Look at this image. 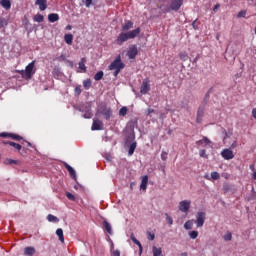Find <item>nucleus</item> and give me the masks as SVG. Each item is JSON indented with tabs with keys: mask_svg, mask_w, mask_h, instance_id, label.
Here are the masks:
<instances>
[{
	"mask_svg": "<svg viewBox=\"0 0 256 256\" xmlns=\"http://www.w3.org/2000/svg\"><path fill=\"white\" fill-rule=\"evenodd\" d=\"M220 5L219 4H216L213 8V11H217V9H219Z\"/></svg>",
	"mask_w": 256,
	"mask_h": 256,
	"instance_id": "nucleus-54",
	"label": "nucleus"
},
{
	"mask_svg": "<svg viewBox=\"0 0 256 256\" xmlns=\"http://www.w3.org/2000/svg\"><path fill=\"white\" fill-rule=\"evenodd\" d=\"M66 197L70 201H75V196L71 192H66Z\"/></svg>",
	"mask_w": 256,
	"mask_h": 256,
	"instance_id": "nucleus-43",
	"label": "nucleus"
},
{
	"mask_svg": "<svg viewBox=\"0 0 256 256\" xmlns=\"http://www.w3.org/2000/svg\"><path fill=\"white\" fill-rule=\"evenodd\" d=\"M10 147H13L16 151H21L23 149V146L21 144L15 143V142H8Z\"/></svg>",
	"mask_w": 256,
	"mask_h": 256,
	"instance_id": "nucleus-28",
	"label": "nucleus"
},
{
	"mask_svg": "<svg viewBox=\"0 0 256 256\" xmlns=\"http://www.w3.org/2000/svg\"><path fill=\"white\" fill-rule=\"evenodd\" d=\"M207 217V214L205 212H197L196 214V227H203L205 225V219Z\"/></svg>",
	"mask_w": 256,
	"mask_h": 256,
	"instance_id": "nucleus-5",
	"label": "nucleus"
},
{
	"mask_svg": "<svg viewBox=\"0 0 256 256\" xmlns=\"http://www.w3.org/2000/svg\"><path fill=\"white\" fill-rule=\"evenodd\" d=\"M4 145H9V141H3Z\"/></svg>",
	"mask_w": 256,
	"mask_h": 256,
	"instance_id": "nucleus-59",
	"label": "nucleus"
},
{
	"mask_svg": "<svg viewBox=\"0 0 256 256\" xmlns=\"http://www.w3.org/2000/svg\"><path fill=\"white\" fill-rule=\"evenodd\" d=\"M84 119H91L93 117V113H91V108H88L83 115Z\"/></svg>",
	"mask_w": 256,
	"mask_h": 256,
	"instance_id": "nucleus-34",
	"label": "nucleus"
},
{
	"mask_svg": "<svg viewBox=\"0 0 256 256\" xmlns=\"http://www.w3.org/2000/svg\"><path fill=\"white\" fill-rule=\"evenodd\" d=\"M48 21H49L50 23H55V22L59 21V14H57V13H51V14H49V15H48Z\"/></svg>",
	"mask_w": 256,
	"mask_h": 256,
	"instance_id": "nucleus-20",
	"label": "nucleus"
},
{
	"mask_svg": "<svg viewBox=\"0 0 256 256\" xmlns=\"http://www.w3.org/2000/svg\"><path fill=\"white\" fill-rule=\"evenodd\" d=\"M252 117H254V119H256V108L252 109Z\"/></svg>",
	"mask_w": 256,
	"mask_h": 256,
	"instance_id": "nucleus-52",
	"label": "nucleus"
},
{
	"mask_svg": "<svg viewBox=\"0 0 256 256\" xmlns=\"http://www.w3.org/2000/svg\"><path fill=\"white\" fill-rule=\"evenodd\" d=\"M20 73L24 79H31L35 75V60L30 62Z\"/></svg>",
	"mask_w": 256,
	"mask_h": 256,
	"instance_id": "nucleus-3",
	"label": "nucleus"
},
{
	"mask_svg": "<svg viewBox=\"0 0 256 256\" xmlns=\"http://www.w3.org/2000/svg\"><path fill=\"white\" fill-rule=\"evenodd\" d=\"M179 58L181 59V61H188L189 60V54H187V52H180L179 53Z\"/></svg>",
	"mask_w": 256,
	"mask_h": 256,
	"instance_id": "nucleus-30",
	"label": "nucleus"
},
{
	"mask_svg": "<svg viewBox=\"0 0 256 256\" xmlns=\"http://www.w3.org/2000/svg\"><path fill=\"white\" fill-rule=\"evenodd\" d=\"M147 237L149 241H155V234L147 232Z\"/></svg>",
	"mask_w": 256,
	"mask_h": 256,
	"instance_id": "nucleus-45",
	"label": "nucleus"
},
{
	"mask_svg": "<svg viewBox=\"0 0 256 256\" xmlns=\"http://www.w3.org/2000/svg\"><path fill=\"white\" fill-rule=\"evenodd\" d=\"M135 149H137V142H132L128 150L129 157L135 153Z\"/></svg>",
	"mask_w": 256,
	"mask_h": 256,
	"instance_id": "nucleus-26",
	"label": "nucleus"
},
{
	"mask_svg": "<svg viewBox=\"0 0 256 256\" xmlns=\"http://www.w3.org/2000/svg\"><path fill=\"white\" fill-rule=\"evenodd\" d=\"M151 91V84H149V79H144L140 87V93L142 95H147Z\"/></svg>",
	"mask_w": 256,
	"mask_h": 256,
	"instance_id": "nucleus-6",
	"label": "nucleus"
},
{
	"mask_svg": "<svg viewBox=\"0 0 256 256\" xmlns=\"http://www.w3.org/2000/svg\"><path fill=\"white\" fill-rule=\"evenodd\" d=\"M81 86H76L75 87V93H76V95H81Z\"/></svg>",
	"mask_w": 256,
	"mask_h": 256,
	"instance_id": "nucleus-48",
	"label": "nucleus"
},
{
	"mask_svg": "<svg viewBox=\"0 0 256 256\" xmlns=\"http://www.w3.org/2000/svg\"><path fill=\"white\" fill-rule=\"evenodd\" d=\"M25 143H27V147H31V142L25 141Z\"/></svg>",
	"mask_w": 256,
	"mask_h": 256,
	"instance_id": "nucleus-58",
	"label": "nucleus"
},
{
	"mask_svg": "<svg viewBox=\"0 0 256 256\" xmlns=\"http://www.w3.org/2000/svg\"><path fill=\"white\" fill-rule=\"evenodd\" d=\"M64 41L67 45H73V34H65Z\"/></svg>",
	"mask_w": 256,
	"mask_h": 256,
	"instance_id": "nucleus-25",
	"label": "nucleus"
},
{
	"mask_svg": "<svg viewBox=\"0 0 256 256\" xmlns=\"http://www.w3.org/2000/svg\"><path fill=\"white\" fill-rule=\"evenodd\" d=\"M83 87L85 89H90L91 88V79H87L83 81Z\"/></svg>",
	"mask_w": 256,
	"mask_h": 256,
	"instance_id": "nucleus-37",
	"label": "nucleus"
},
{
	"mask_svg": "<svg viewBox=\"0 0 256 256\" xmlns=\"http://www.w3.org/2000/svg\"><path fill=\"white\" fill-rule=\"evenodd\" d=\"M103 71H98L95 75H94V79L95 81H101V79H103Z\"/></svg>",
	"mask_w": 256,
	"mask_h": 256,
	"instance_id": "nucleus-33",
	"label": "nucleus"
},
{
	"mask_svg": "<svg viewBox=\"0 0 256 256\" xmlns=\"http://www.w3.org/2000/svg\"><path fill=\"white\" fill-rule=\"evenodd\" d=\"M224 241H231V239H233V234H231V232H227L224 236H223Z\"/></svg>",
	"mask_w": 256,
	"mask_h": 256,
	"instance_id": "nucleus-38",
	"label": "nucleus"
},
{
	"mask_svg": "<svg viewBox=\"0 0 256 256\" xmlns=\"http://www.w3.org/2000/svg\"><path fill=\"white\" fill-rule=\"evenodd\" d=\"M221 177V175H219L218 172H211V179H213L214 181H217V179H219Z\"/></svg>",
	"mask_w": 256,
	"mask_h": 256,
	"instance_id": "nucleus-40",
	"label": "nucleus"
},
{
	"mask_svg": "<svg viewBox=\"0 0 256 256\" xmlns=\"http://www.w3.org/2000/svg\"><path fill=\"white\" fill-rule=\"evenodd\" d=\"M253 179L256 181V172L253 173Z\"/></svg>",
	"mask_w": 256,
	"mask_h": 256,
	"instance_id": "nucleus-60",
	"label": "nucleus"
},
{
	"mask_svg": "<svg viewBox=\"0 0 256 256\" xmlns=\"http://www.w3.org/2000/svg\"><path fill=\"white\" fill-rule=\"evenodd\" d=\"M82 3L85 4V7H91L93 5V0H82Z\"/></svg>",
	"mask_w": 256,
	"mask_h": 256,
	"instance_id": "nucleus-41",
	"label": "nucleus"
},
{
	"mask_svg": "<svg viewBox=\"0 0 256 256\" xmlns=\"http://www.w3.org/2000/svg\"><path fill=\"white\" fill-rule=\"evenodd\" d=\"M130 29H133V21L128 20L122 26V31H127V32H121L118 35L117 39L115 40L116 45H119L121 47V45H123V43H125L126 41H129V39H135L136 37H139V35L141 34L140 27L134 30H130Z\"/></svg>",
	"mask_w": 256,
	"mask_h": 256,
	"instance_id": "nucleus-1",
	"label": "nucleus"
},
{
	"mask_svg": "<svg viewBox=\"0 0 256 256\" xmlns=\"http://www.w3.org/2000/svg\"><path fill=\"white\" fill-rule=\"evenodd\" d=\"M56 235L58 236L59 241H60L61 243H65V236L63 235V229L58 228V229L56 230Z\"/></svg>",
	"mask_w": 256,
	"mask_h": 256,
	"instance_id": "nucleus-22",
	"label": "nucleus"
},
{
	"mask_svg": "<svg viewBox=\"0 0 256 256\" xmlns=\"http://www.w3.org/2000/svg\"><path fill=\"white\" fill-rule=\"evenodd\" d=\"M64 167H65V169H67V171L70 174V177H72V179H77V174L75 172V169H73V167H71V165L67 164V162H64Z\"/></svg>",
	"mask_w": 256,
	"mask_h": 256,
	"instance_id": "nucleus-14",
	"label": "nucleus"
},
{
	"mask_svg": "<svg viewBox=\"0 0 256 256\" xmlns=\"http://www.w3.org/2000/svg\"><path fill=\"white\" fill-rule=\"evenodd\" d=\"M0 137L13 139L14 141H21V140H23V137L19 136L18 134L8 133V132H1L0 133Z\"/></svg>",
	"mask_w": 256,
	"mask_h": 256,
	"instance_id": "nucleus-7",
	"label": "nucleus"
},
{
	"mask_svg": "<svg viewBox=\"0 0 256 256\" xmlns=\"http://www.w3.org/2000/svg\"><path fill=\"white\" fill-rule=\"evenodd\" d=\"M166 215V221L169 223V225H173V218H171V216H169V214H165Z\"/></svg>",
	"mask_w": 256,
	"mask_h": 256,
	"instance_id": "nucleus-46",
	"label": "nucleus"
},
{
	"mask_svg": "<svg viewBox=\"0 0 256 256\" xmlns=\"http://www.w3.org/2000/svg\"><path fill=\"white\" fill-rule=\"evenodd\" d=\"M91 130L92 131H103V122L101 120H94Z\"/></svg>",
	"mask_w": 256,
	"mask_h": 256,
	"instance_id": "nucleus-12",
	"label": "nucleus"
},
{
	"mask_svg": "<svg viewBox=\"0 0 256 256\" xmlns=\"http://www.w3.org/2000/svg\"><path fill=\"white\" fill-rule=\"evenodd\" d=\"M0 5L1 7H3V9H6V11H9V9H11V0H1Z\"/></svg>",
	"mask_w": 256,
	"mask_h": 256,
	"instance_id": "nucleus-19",
	"label": "nucleus"
},
{
	"mask_svg": "<svg viewBox=\"0 0 256 256\" xmlns=\"http://www.w3.org/2000/svg\"><path fill=\"white\" fill-rule=\"evenodd\" d=\"M250 169H251V171H255V165H250Z\"/></svg>",
	"mask_w": 256,
	"mask_h": 256,
	"instance_id": "nucleus-56",
	"label": "nucleus"
},
{
	"mask_svg": "<svg viewBox=\"0 0 256 256\" xmlns=\"http://www.w3.org/2000/svg\"><path fill=\"white\" fill-rule=\"evenodd\" d=\"M196 145L205 147V145H211V140H209V138L204 136L201 140H198L196 142Z\"/></svg>",
	"mask_w": 256,
	"mask_h": 256,
	"instance_id": "nucleus-17",
	"label": "nucleus"
},
{
	"mask_svg": "<svg viewBox=\"0 0 256 256\" xmlns=\"http://www.w3.org/2000/svg\"><path fill=\"white\" fill-rule=\"evenodd\" d=\"M130 239L135 245H138L140 253H143V246L141 245V242L135 238V234H131Z\"/></svg>",
	"mask_w": 256,
	"mask_h": 256,
	"instance_id": "nucleus-18",
	"label": "nucleus"
},
{
	"mask_svg": "<svg viewBox=\"0 0 256 256\" xmlns=\"http://www.w3.org/2000/svg\"><path fill=\"white\" fill-rule=\"evenodd\" d=\"M151 113H155V110L152 109V108H149V109H148V115H151Z\"/></svg>",
	"mask_w": 256,
	"mask_h": 256,
	"instance_id": "nucleus-53",
	"label": "nucleus"
},
{
	"mask_svg": "<svg viewBox=\"0 0 256 256\" xmlns=\"http://www.w3.org/2000/svg\"><path fill=\"white\" fill-rule=\"evenodd\" d=\"M101 115H103L104 119L109 121V119H111V115H113V112L111 111V108L105 107L102 109Z\"/></svg>",
	"mask_w": 256,
	"mask_h": 256,
	"instance_id": "nucleus-13",
	"label": "nucleus"
},
{
	"mask_svg": "<svg viewBox=\"0 0 256 256\" xmlns=\"http://www.w3.org/2000/svg\"><path fill=\"white\" fill-rule=\"evenodd\" d=\"M34 21H35L36 23H43V21H44L43 15H41V14L35 15V16H34Z\"/></svg>",
	"mask_w": 256,
	"mask_h": 256,
	"instance_id": "nucleus-32",
	"label": "nucleus"
},
{
	"mask_svg": "<svg viewBox=\"0 0 256 256\" xmlns=\"http://www.w3.org/2000/svg\"><path fill=\"white\" fill-rule=\"evenodd\" d=\"M47 220L50 222V223H59V218H57V216H54L53 214H49L47 216Z\"/></svg>",
	"mask_w": 256,
	"mask_h": 256,
	"instance_id": "nucleus-29",
	"label": "nucleus"
},
{
	"mask_svg": "<svg viewBox=\"0 0 256 256\" xmlns=\"http://www.w3.org/2000/svg\"><path fill=\"white\" fill-rule=\"evenodd\" d=\"M204 115H205V107L200 106L197 111L196 123L201 124L203 122Z\"/></svg>",
	"mask_w": 256,
	"mask_h": 256,
	"instance_id": "nucleus-10",
	"label": "nucleus"
},
{
	"mask_svg": "<svg viewBox=\"0 0 256 256\" xmlns=\"http://www.w3.org/2000/svg\"><path fill=\"white\" fill-rule=\"evenodd\" d=\"M247 15V11L241 10L238 14L237 17L238 19H241V17H245Z\"/></svg>",
	"mask_w": 256,
	"mask_h": 256,
	"instance_id": "nucleus-44",
	"label": "nucleus"
},
{
	"mask_svg": "<svg viewBox=\"0 0 256 256\" xmlns=\"http://www.w3.org/2000/svg\"><path fill=\"white\" fill-rule=\"evenodd\" d=\"M119 115H120V117H125V115H127V107H122L119 110Z\"/></svg>",
	"mask_w": 256,
	"mask_h": 256,
	"instance_id": "nucleus-39",
	"label": "nucleus"
},
{
	"mask_svg": "<svg viewBox=\"0 0 256 256\" xmlns=\"http://www.w3.org/2000/svg\"><path fill=\"white\" fill-rule=\"evenodd\" d=\"M221 155H222L223 159H225L226 161H230V159L235 158V154H233L231 149H224L221 152Z\"/></svg>",
	"mask_w": 256,
	"mask_h": 256,
	"instance_id": "nucleus-11",
	"label": "nucleus"
},
{
	"mask_svg": "<svg viewBox=\"0 0 256 256\" xmlns=\"http://www.w3.org/2000/svg\"><path fill=\"white\" fill-rule=\"evenodd\" d=\"M237 141H234L231 145H230V149H235L237 148Z\"/></svg>",
	"mask_w": 256,
	"mask_h": 256,
	"instance_id": "nucleus-50",
	"label": "nucleus"
},
{
	"mask_svg": "<svg viewBox=\"0 0 256 256\" xmlns=\"http://www.w3.org/2000/svg\"><path fill=\"white\" fill-rule=\"evenodd\" d=\"M125 69V63L121 60V55H118L113 62L109 65V70L114 71L113 75L118 77L121 70Z\"/></svg>",
	"mask_w": 256,
	"mask_h": 256,
	"instance_id": "nucleus-2",
	"label": "nucleus"
},
{
	"mask_svg": "<svg viewBox=\"0 0 256 256\" xmlns=\"http://www.w3.org/2000/svg\"><path fill=\"white\" fill-rule=\"evenodd\" d=\"M35 5L39 6L40 11L47 9V0H36Z\"/></svg>",
	"mask_w": 256,
	"mask_h": 256,
	"instance_id": "nucleus-16",
	"label": "nucleus"
},
{
	"mask_svg": "<svg viewBox=\"0 0 256 256\" xmlns=\"http://www.w3.org/2000/svg\"><path fill=\"white\" fill-rule=\"evenodd\" d=\"M87 60L85 58H82L79 62V69H81V71H83L84 73H87V67L85 66V62Z\"/></svg>",
	"mask_w": 256,
	"mask_h": 256,
	"instance_id": "nucleus-27",
	"label": "nucleus"
},
{
	"mask_svg": "<svg viewBox=\"0 0 256 256\" xmlns=\"http://www.w3.org/2000/svg\"><path fill=\"white\" fill-rule=\"evenodd\" d=\"M113 256H121V252L119 250H115L113 252Z\"/></svg>",
	"mask_w": 256,
	"mask_h": 256,
	"instance_id": "nucleus-51",
	"label": "nucleus"
},
{
	"mask_svg": "<svg viewBox=\"0 0 256 256\" xmlns=\"http://www.w3.org/2000/svg\"><path fill=\"white\" fill-rule=\"evenodd\" d=\"M127 55L130 59H135L137 55H139V50L137 49V45H132L129 47Z\"/></svg>",
	"mask_w": 256,
	"mask_h": 256,
	"instance_id": "nucleus-9",
	"label": "nucleus"
},
{
	"mask_svg": "<svg viewBox=\"0 0 256 256\" xmlns=\"http://www.w3.org/2000/svg\"><path fill=\"white\" fill-rule=\"evenodd\" d=\"M66 29H67V31H71V29H72L71 25H67Z\"/></svg>",
	"mask_w": 256,
	"mask_h": 256,
	"instance_id": "nucleus-55",
	"label": "nucleus"
},
{
	"mask_svg": "<svg viewBox=\"0 0 256 256\" xmlns=\"http://www.w3.org/2000/svg\"><path fill=\"white\" fill-rule=\"evenodd\" d=\"M4 163H5V165H18L19 161L13 160V159H7V160H5Z\"/></svg>",
	"mask_w": 256,
	"mask_h": 256,
	"instance_id": "nucleus-36",
	"label": "nucleus"
},
{
	"mask_svg": "<svg viewBox=\"0 0 256 256\" xmlns=\"http://www.w3.org/2000/svg\"><path fill=\"white\" fill-rule=\"evenodd\" d=\"M184 1L185 0H170V5L166 11H179V9H181V7L183 6Z\"/></svg>",
	"mask_w": 256,
	"mask_h": 256,
	"instance_id": "nucleus-4",
	"label": "nucleus"
},
{
	"mask_svg": "<svg viewBox=\"0 0 256 256\" xmlns=\"http://www.w3.org/2000/svg\"><path fill=\"white\" fill-rule=\"evenodd\" d=\"M149 183V176L145 175L142 177V181L140 184V189L142 191H147V184Z\"/></svg>",
	"mask_w": 256,
	"mask_h": 256,
	"instance_id": "nucleus-15",
	"label": "nucleus"
},
{
	"mask_svg": "<svg viewBox=\"0 0 256 256\" xmlns=\"http://www.w3.org/2000/svg\"><path fill=\"white\" fill-rule=\"evenodd\" d=\"M184 228H185L187 231L193 229V220H188L187 222H185Z\"/></svg>",
	"mask_w": 256,
	"mask_h": 256,
	"instance_id": "nucleus-31",
	"label": "nucleus"
},
{
	"mask_svg": "<svg viewBox=\"0 0 256 256\" xmlns=\"http://www.w3.org/2000/svg\"><path fill=\"white\" fill-rule=\"evenodd\" d=\"M162 161H167V152L163 151L161 154Z\"/></svg>",
	"mask_w": 256,
	"mask_h": 256,
	"instance_id": "nucleus-49",
	"label": "nucleus"
},
{
	"mask_svg": "<svg viewBox=\"0 0 256 256\" xmlns=\"http://www.w3.org/2000/svg\"><path fill=\"white\" fill-rule=\"evenodd\" d=\"M204 177H205V179H207L208 181H211V178L209 177V175H205Z\"/></svg>",
	"mask_w": 256,
	"mask_h": 256,
	"instance_id": "nucleus-57",
	"label": "nucleus"
},
{
	"mask_svg": "<svg viewBox=\"0 0 256 256\" xmlns=\"http://www.w3.org/2000/svg\"><path fill=\"white\" fill-rule=\"evenodd\" d=\"M24 255H26V256H34L35 255V248H33V247H26L25 249H24Z\"/></svg>",
	"mask_w": 256,
	"mask_h": 256,
	"instance_id": "nucleus-23",
	"label": "nucleus"
},
{
	"mask_svg": "<svg viewBox=\"0 0 256 256\" xmlns=\"http://www.w3.org/2000/svg\"><path fill=\"white\" fill-rule=\"evenodd\" d=\"M153 256H163V250L161 247L157 248V246H153L152 248Z\"/></svg>",
	"mask_w": 256,
	"mask_h": 256,
	"instance_id": "nucleus-24",
	"label": "nucleus"
},
{
	"mask_svg": "<svg viewBox=\"0 0 256 256\" xmlns=\"http://www.w3.org/2000/svg\"><path fill=\"white\" fill-rule=\"evenodd\" d=\"M5 18L0 17V29H3L5 27Z\"/></svg>",
	"mask_w": 256,
	"mask_h": 256,
	"instance_id": "nucleus-47",
	"label": "nucleus"
},
{
	"mask_svg": "<svg viewBox=\"0 0 256 256\" xmlns=\"http://www.w3.org/2000/svg\"><path fill=\"white\" fill-rule=\"evenodd\" d=\"M189 237H190V239H197V237H199V232L196 230L190 231Z\"/></svg>",
	"mask_w": 256,
	"mask_h": 256,
	"instance_id": "nucleus-35",
	"label": "nucleus"
},
{
	"mask_svg": "<svg viewBox=\"0 0 256 256\" xmlns=\"http://www.w3.org/2000/svg\"><path fill=\"white\" fill-rule=\"evenodd\" d=\"M103 227L105 229V231H107V233H109V235H113V229L111 228V224L107 221H103Z\"/></svg>",
	"mask_w": 256,
	"mask_h": 256,
	"instance_id": "nucleus-21",
	"label": "nucleus"
},
{
	"mask_svg": "<svg viewBox=\"0 0 256 256\" xmlns=\"http://www.w3.org/2000/svg\"><path fill=\"white\" fill-rule=\"evenodd\" d=\"M199 155L200 157H202L203 159H207L208 155L207 152L205 151V149H202L199 151Z\"/></svg>",
	"mask_w": 256,
	"mask_h": 256,
	"instance_id": "nucleus-42",
	"label": "nucleus"
},
{
	"mask_svg": "<svg viewBox=\"0 0 256 256\" xmlns=\"http://www.w3.org/2000/svg\"><path fill=\"white\" fill-rule=\"evenodd\" d=\"M191 209V201L183 200L179 203V210L182 211V213H187Z\"/></svg>",
	"mask_w": 256,
	"mask_h": 256,
	"instance_id": "nucleus-8",
	"label": "nucleus"
}]
</instances>
